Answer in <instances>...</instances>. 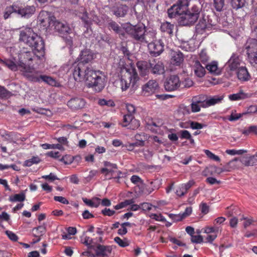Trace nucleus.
Instances as JSON below:
<instances>
[{
  "label": "nucleus",
  "instance_id": "obj_63",
  "mask_svg": "<svg viewBox=\"0 0 257 257\" xmlns=\"http://www.w3.org/2000/svg\"><path fill=\"white\" fill-rule=\"evenodd\" d=\"M150 217L157 221H164L165 220V218L161 214L152 213L150 215Z\"/></svg>",
  "mask_w": 257,
  "mask_h": 257
},
{
  "label": "nucleus",
  "instance_id": "obj_44",
  "mask_svg": "<svg viewBox=\"0 0 257 257\" xmlns=\"http://www.w3.org/2000/svg\"><path fill=\"white\" fill-rule=\"evenodd\" d=\"M41 146L43 149H58L60 150H64V147L60 144H43L41 145Z\"/></svg>",
  "mask_w": 257,
  "mask_h": 257
},
{
  "label": "nucleus",
  "instance_id": "obj_7",
  "mask_svg": "<svg viewBox=\"0 0 257 257\" xmlns=\"http://www.w3.org/2000/svg\"><path fill=\"white\" fill-rule=\"evenodd\" d=\"M103 164L104 167L100 169V172L104 175L105 180H109L112 178L118 179L120 177L121 172L118 170L115 164L105 161Z\"/></svg>",
  "mask_w": 257,
  "mask_h": 257
},
{
  "label": "nucleus",
  "instance_id": "obj_60",
  "mask_svg": "<svg viewBox=\"0 0 257 257\" xmlns=\"http://www.w3.org/2000/svg\"><path fill=\"white\" fill-rule=\"evenodd\" d=\"M114 241L121 247H125L128 245V242L126 240L121 239L119 237H115Z\"/></svg>",
  "mask_w": 257,
  "mask_h": 257
},
{
  "label": "nucleus",
  "instance_id": "obj_34",
  "mask_svg": "<svg viewBox=\"0 0 257 257\" xmlns=\"http://www.w3.org/2000/svg\"><path fill=\"white\" fill-rule=\"evenodd\" d=\"M18 6L16 5L7 7L3 13L4 19L5 20L8 19L13 13L18 14Z\"/></svg>",
  "mask_w": 257,
  "mask_h": 257
},
{
  "label": "nucleus",
  "instance_id": "obj_61",
  "mask_svg": "<svg viewBox=\"0 0 257 257\" xmlns=\"http://www.w3.org/2000/svg\"><path fill=\"white\" fill-rule=\"evenodd\" d=\"M191 236V240L193 243H200L203 242V237L201 235H193Z\"/></svg>",
  "mask_w": 257,
  "mask_h": 257
},
{
  "label": "nucleus",
  "instance_id": "obj_8",
  "mask_svg": "<svg viewBox=\"0 0 257 257\" xmlns=\"http://www.w3.org/2000/svg\"><path fill=\"white\" fill-rule=\"evenodd\" d=\"M190 0H179L168 10V16L173 18L177 16H183L187 11Z\"/></svg>",
  "mask_w": 257,
  "mask_h": 257
},
{
  "label": "nucleus",
  "instance_id": "obj_1",
  "mask_svg": "<svg viewBox=\"0 0 257 257\" xmlns=\"http://www.w3.org/2000/svg\"><path fill=\"white\" fill-rule=\"evenodd\" d=\"M19 40L31 47L33 50L35 51L37 57H44L45 54L44 42L42 38L35 33L32 29L26 28L21 31Z\"/></svg>",
  "mask_w": 257,
  "mask_h": 257
},
{
  "label": "nucleus",
  "instance_id": "obj_36",
  "mask_svg": "<svg viewBox=\"0 0 257 257\" xmlns=\"http://www.w3.org/2000/svg\"><path fill=\"white\" fill-rule=\"evenodd\" d=\"M203 102H204V101L197 100L196 97H194L191 104L192 112H197L200 111L201 107H202Z\"/></svg>",
  "mask_w": 257,
  "mask_h": 257
},
{
  "label": "nucleus",
  "instance_id": "obj_55",
  "mask_svg": "<svg viewBox=\"0 0 257 257\" xmlns=\"http://www.w3.org/2000/svg\"><path fill=\"white\" fill-rule=\"evenodd\" d=\"M204 151L206 156L210 159L217 162H220V159L218 156L215 155V154H214L213 153H212L211 152L208 150H205Z\"/></svg>",
  "mask_w": 257,
  "mask_h": 257
},
{
  "label": "nucleus",
  "instance_id": "obj_17",
  "mask_svg": "<svg viewBox=\"0 0 257 257\" xmlns=\"http://www.w3.org/2000/svg\"><path fill=\"white\" fill-rule=\"evenodd\" d=\"M50 27L51 29L53 27L54 30L62 36L69 33L70 30V28L67 24L56 21L55 19L53 20Z\"/></svg>",
  "mask_w": 257,
  "mask_h": 257
},
{
  "label": "nucleus",
  "instance_id": "obj_41",
  "mask_svg": "<svg viewBox=\"0 0 257 257\" xmlns=\"http://www.w3.org/2000/svg\"><path fill=\"white\" fill-rule=\"evenodd\" d=\"M83 201L86 205L92 207H97L100 203V199L98 198H94L92 200L83 198Z\"/></svg>",
  "mask_w": 257,
  "mask_h": 257
},
{
  "label": "nucleus",
  "instance_id": "obj_28",
  "mask_svg": "<svg viewBox=\"0 0 257 257\" xmlns=\"http://www.w3.org/2000/svg\"><path fill=\"white\" fill-rule=\"evenodd\" d=\"M223 99V95H215L210 97L204 101L202 107H207L220 103Z\"/></svg>",
  "mask_w": 257,
  "mask_h": 257
},
{
  "label": "nucleus",
  "instance_id": "obj_26",
  "mask_svg": "<svg viewBox=\"0 0 257 257\" xmlns=\"http://www.w3.org/2000/svg\"><path fill=\"white\" fill-rule=\"evenodd\" d=\"M195 184L193 180H189L186 183L181 184L176 190V194L180 197L184 196L188 190Z\"/></svg>",
  "mask_w": 257,
  "mask_h": 257
},
{
  "label": "nucleus",
  "instance_id": "obj_58",
  "mask_svg": "<svg viewBox=\"0 0 257 257\" xmlns=\"http://www.w3.org/2000/svg\"><path fill=\"white\" fill-rule=\"evenodd\" d=\"M190 126L193 130H200L206 126V125L196 121H191L190 122Z\"/></svg>",
  "mask_w": 257,
  "mask_h": 257
},
{
  "label": "nucleus",
  "instance_id": "obj_23",
  "mask_svg": "<svg viewBox=\"0 0 257 257\" xmlns=\"http://www.w3.org/2000/svg\"><path fill=\"white\" fill-rule=\"evenodd\" d=\"M136 65L142 76H146L149 74L151 69L150 60L148 61H139Z\"/></svg>",
  "mask_w": 257,
  "mask_h": 257
},
{
  "label": "nucleus",
  "instance_id": "obj_52",
  "mask_svg": "<svg viewBox=\"0 0 257 257\" xmlns=\"http://www.w3.org/2000/svg\"><path fill=\"white\" fill-rule=\"evenodd\" d=\"M242 133L245 135H248L251 133H254L255 134L257 135V126H250L247 128L243 130Z\"/></svg>",
  "mask_w": 257,
  "mask_h": 257
},
{
  "label": "nucleus",
  "instance_id": "obj_62",
  "mask_svg": "<svg viewBox=\"0 0 257 257\" xmlns=\"http://www.w3.org/2000/svg\"><path fill=\"white\" fill-rule=\"evenodd\" d=\"M227 166L231 169L236 168L238 166V160L233 159L227 163Z\"/></svg>",
  "mask_w": 257,
  "mask_h": 257
},
{
  "label": "nucleus",
  "instance_id": "obj_59",
  "mask_svg": "<svg viewBox=\"0 0 257 257\" xmlns=\"http://www.w3.org/2000/svg\"><path fill=\"white\" fill-rule=\"evenodd\" d=\"M178 112L183 115L188 114L190 113V108L189 106L181 105L179 107Z\"/></svg>",
  "mask_w": 257,
  "mask_h": 257
},
{
  "label": "nucleus",
  "instance_id": "obj_29",
  "mask_svg": "<svg viewBox=\"0 0 257 257\" xmlns=\"http://www.w3.org/2000/svg\"><path fill=\"white\" fill-rule=\"evenodd\" d=\"M35 12V8L34 6H27L24 8L18 7V14L22 17L29 18Z\"/></svg>",
  "mask_w": 257,
  "mask_h": 257
},
{
  "label": "nucleus",
  "instance_id": "obj_22",
  "mask_svg": "<svg viewBox=\"0 0 257 257\" xmlns=\"http://www.w3.org/2000/svg\"><path fill=\"white\" fill-rule=\"evenodd\" d=\"M242 63L240 57L236 54H233L226 64L231 71H234L237 68L238 69Z\"/></svg>",
  "mask_w": 257,
  "mask_h": 257
},
{
  "label": "nucleus",
  "instance_id": "obj_42",
  "mask_svg": "<svg viewBox=\"0 0 257 257\" xmlns=\"http://www.w3.org/2000/svg\"><path fill=\"white\" fill-rule=\"evenodd\" d=\"M199 59L203 64H205L209 60L210 57L207 52L206 49H204L201 50L199 53Z\"/></svg>",
  "mask_w": 257,
  "mask_h": 257
},
{
  "label": "nucleus",
  "instance_id": "obj_56",
  "mask_svg": "<svg viewBox=\"0 0 257 257\" xmlns=\"http://www.w3.org/2000/svg\"><path fill=\"white\" fill-rule=\"evenodd\" d=\"M98 103L100 105H101V106H103V105H106V106H114V103L111 100H106L104 99H101L98 100Z\"/></svg>",
  "mask_w": 257,
  "mask_h": 257
},
{
  "label": "nucleus",
  "instance_id": "obj_25",
  "mask_svg": "<svg viewBox=\"0 0 257 257\" xmlns=\"http://www.w3.org/2000/svg\"><path fill=\"white\" fill-rule=\"evenodd\" d=\"M77 15L84 22L85 27L88 30V28L92 24L93 19L88 16L85 10L83 7L79 9Z\"/></svg>",
  "mask_w": 257,
  "mask_h": 257
},
{
  "label": "nucleus",
  "instance_id": "obj_5",
  "mask_svg": "<svg viewBox=\"0 0 257 257\" xmlns=\"http://www.w3.org/2000/svg\"><path fill=\"white\" fill-rule=\"evenodd\" d=\"M125 73L120 79V86L122 91H126L130 86L131 83H135L138 80L139 77L135 68L130 66L124 68L122 70Z\"/></svg>",
  "mask_w": 257,
  "mask_h": 257
},
{
  "label": "nucleus",
  "instance_id": "obj_11",
  "mask_svg": "<svg viewBox=\"0 0 257 257\" xmlns=\"http://www.w3.org/2000/svg\"><path fill=\"white\" fill-rule=\"evenodd\" d=\"M90 68L84 66L82 64L78 63L74 66L73 75L74 79L77 81H85L88 74V70Z\"/></svg>",
  "mask_w": 257,
  "mask_h": 257
},
{
  "label": "nucleus",
  "instance_id": "obj_18",
  "mask_svg": "<svg viewBox=\"0 0 257 257\" xmlns=\"http://www.w3.org/2000/svg\"><path fill=\"white\" fill-rule=\"evenodd\" d=\"M148 47L150 53L155 56L159 55L163 51L164 45L160 40L149 43Z\"/></svg>",
  "mask_w": 257,
  "mask_h": 257
},
{
  "label": "nucleus",
  "instance_id": "obj_13",
  "mask_svg": "<svg viewBox=\"0 0 257 257\" xmlns=\"http://www.w3.org/2000/svg\"><path fill=\"white\" fill-rule=\"evenodd\" d=\"M55 18L51 16V14L47 11H41L38 16V20L40 23L44 27L47 28L51 27L52 23Z\"/></svg>",
  "mask_w": 257,
  "mask_h": 257
},
{
  "label": "nucleus",
  "instance_id": "obj_40",
  "mask_svg": "<svg viewBox=\"0 0 257 257\" xmlns=\"http://www.w3.org/2000/svg\"><path fill=\"white\" fill-rule=\"evenodd\" d=\"M247 97L246 94L240 91L238 93L230 94L228 96L229 99L231 101H236L245 99Z\"/></svg>",
  "mask_w": 257,
  "mask_h": 257
},
{
  "label": "nucleus",
  "instance_id": "obj_50",
  "mask_svg": "<svg viewBox=\"0 0 257 257\" xmlns=\"http://www.w3.org/2000/svg\"><path fill=\"white\" fill-rule=\"evenodd\" d=\"M245 0H231V5L234 9H238L242 7Z\"/></svg>",
  "mask_w": 257,
  "mask_h": 257
},
{
  "label": "nucleus",
  "instance_id": "obj_6",
  "mask_svg": "<svg viewBox=\"0 0 257 257\" xmlns=\"http://www.w3.org/2000/svg\"><path fill=\"white\" fill-rule=\"evenodd\" d=\"M200 11V8L196 6H193L180 17V24L184 26L194 24L198 19Z\"/></svg>",
  "mask_w": 257,
  "mask_h": 257
},
{
  "label": "nucleus",
  "instance_id": "obj_49",
  "mask_svg": "<svg viewBox=\"0 0 257 257\" xmlns=\"http://www.w3.org/2000/svg\"><path fill=\"white\" fill-rule=\"evenodd\" d=\"M220 229V227L218 226H206L204 228V232L207 234L211 233L216 234Z\"/></svg>",
  "mask_w": 257,
  "mask_h": 257
},
{
  "label": "nucleus",
  "instance_id": "obj_9",
  "mask_svg": "<svg viewBox=\"0 0 257 257\" xmlns=\"http://www.w3.org/2000/svg\"><path fill=\"white\" fill-rule=\"evenodd\" d=\"M245 49L249 63L253 66L257 65V40L248 39L245 45Z\"/></svg>",
  "mask_w": 257,
  "mask_h": 257
},
{
  "label": "nucleus",
  "instance_id": "obj_32",
  "mask_svg": "<svg viewBox=\"0 0 257 257\" xmlns=\"http://www.w3.org/2000/svg\"><path fill=\"white\" fill-rule=\"evenodd\" d=\"M211 26L210 24H207L205 20H200L199 22L196 26V30L197 33L202 34L206 30H210Z\"/></svg>",
  "mask_w": 257,
  "mask_h": 257
},
{
  "label": "nucleus",
  "instance_id": "obj_30",
  "mask_svg": "<svg viewBox=\"0 0 257 257\" xmlns=\"http://www.w3.org/2000/svg\"><path fill=\"white\" fill-rule=\"evenodd\" d=\"M237 78L242 81H246L249 80L250 75L245 66H240L237 69L236 72Z\"/></svg>",
  "mask_w": 257,
  "mask_h": 257
},
{
  "label": "nucleus",
  "instance_id": "obj_57",
  "mask_svg": "<svg viewBox=\"0 0 257 257\" xmlns=\"http://www.w3.org/2000/svg\"><path fill=\"white\" fill-rule=\"evenodd\" d=\"M193 84V81L190 78H186L184 81L181 82L180 88H189Z\"/></svg>",
  "mask_w": 257,
  "mask_h": 257
},
{
  "label": "nucleus",
  "instance_id": "obj_2",
  "mask_svg": "<svg viewBox=\"0 0 257 257\" xmlns=\"http://www.w3.org/2000/svg\"><path fill=\"white\" fill-rule=\"evenodd\" d=\"M35 51H21L19 55V61L21 65V71L27 77L30 75L35 69L34 68L35 64H38L37 60H40L36 56Z\"/></svg>",
  "mask_w": 257,
  "mask_h": 257
},
{
  "label": "nucleus",
  "instance_id": "obj_12",
  "mask_svg": "<svg viewBox=\"0 0 257 257\" xmlns=\"http://www.w3.org/2000/svg\"><path fill=\"white\" fill-rule=\"evenodd\" d=\"M181 81L177 75H171L164 84L165 88L168 91L177 90L181 87Z\"/></svg>",
  "mask_w": 257,
  "mask_h": 257
},
{
  "label": "nucleus",
  "instance_id": "obj_45",
  "mask_svg": "<svg viewBox=\"0 0 257 257\" xmlns=\"http://www.w3.org/2000/svg\"><path fill=\"white\" fill-rule=\"evenodd\" d=\"M135 138L136 141H139V142H140L141 144H143V145H145V141L150 138V136L144 133H142L136 134L135 136Z\"/></svg>",
  "mask_w": 257,
  "mask_h": 257
},
{
  "label": "nucleus",
  "instance_id": "obj_33",
  "mask_svg": "<svg viewBox=\"0 0 257 257\" xmlns=\"http://www.w3.org/2000/svg\"><path fill=\"white\" fill-rule=\"evenodd\" d=\"M245 115V113H237L236 110H232L230 112V114L226 117H223V120H225L228 119L229 121L232 122L239 120L241 117Z\"/></svg>",
  "mask_w": 257,
  "mask_h": 257
},
{
  "label": "nucleus",
  "instance_id": "obj_53",
  "mask_svg": "<svg viewBox=\"0 0 257 257\" xmlns=\"http://www.w3.org/2000/svg\"><path fill=\"white\" fill-rule=\"evenodd\" d=\"M214 5L217 11H221L224 5V0H214Z\"/></svg>",
  "mask_w": 257,
  "mask_h": 257
},
{
  "label": "nucleus",
  "instance_id": "obj_24",
  "mask_svg": "<svg viewBox=\"0 0 257 257\" xmlns=\"http://www.w3.org/2000/svg\"><path fill=\"white\" fill-rule=\"evenodd\" d=\"M86 102L82 98L75 97L68 101V106L73 110L81 109L85 105Z\"/></svg>",
  "mask_w": 257,
  "mask_h": 257
},
{
  "label": "nucleus",
  "instance_id": "obj_39",
  "mask_svg": "<svg viewBox=\"0 0 257 257\" xmlns=\"http://www.w3.org/2000/svg\"><path fill=\"white\" fill-rule=\"evenodd\" d=\"M241 163L245 166H254L257 164V161L255 158V156H251L249 157L244 158Z\"/></svg>",
  "mask_w": 257,
  "mask_h": 257
},
{
  "label": "nucleus",
  "instance_id": "obj_51",
  "mask_svg": "<svg viewBox=\"0 0 257 257\" xmlns=\"http://www.w3.org/2000/svg\"><path fill=\"white\" fill-rule=\"evenodd\" d=\"M133 117L134 116L132 115H124L121 123V125L123 127L128 126Z\"/></svg>",
  "mask_w": 257,
  "mask_h": 257
},
{
  "label": "nucleus",
  "instance_id": "obj_54",
  "mask_svg": "<svg viewBox=\"0 0 257 257\" xmlns=\"http://www.w3.org/2000/svg\"><path fill=\"white\" fill-rule=\"evenodd\" d=\"M139 126L140 121L133 117L128 126L129 128L135 130L137 129Z\"/></svg>",
  "mask_w": 257,
  "mask_h": 257
},
{
  "label": "nucleus",
  "instance_id": "obj_3",
  "mask_svg": "<svg viewBox=\"0 0 257 257\" xmlns=\"http://www.w3.org/2000/svg\"><path fill=\"white\" fill-rule=\"evenodd\" d=\"M87 75L86 82L88 87L93 88L95 91L100 92L105 86L104 74L100 71H94L90 69Z\"/></svg>",
  "mask_w": 257,
  "mask_h": 257
},
{
  "label": "nucleus",
  "instance_id": "obj_47",
  "mask_svg": "<svg viewBox=\"0 0 257 257\" xmlns=\"http://www.w3.org/2000/svg\"><path fill=\"white\" fill-rule=\"evenodd\" d=\"M41 161L40 158L38 156H34L32 157L31 159L26 160L24 162V164L25 166L28 167H30L33 164H38Z\"/></svg>",
  "mask_w": 257,
  "mask_h": 257
},
{
  "label": "nucleus",
  "instance_id": "obj_19",
  "mask_svg": "<svg viewBox=\"0 0 257 257\" xmlns=\"http://www.w3.org/2000/svg\"><path fill=\"white\" fill-rule=\"evenodd\" d=\"M0 63L12 71H15L18 70L21 71L22 65L20 64L19 61H17L15 58L5 59L4 60L0 58Z\"/></svg>",
  "mask_w": 257,
  "mask_h": 257
},
{
  "label": "nucleus",
  "instance_id": "obj_4",
  "mask_svg": "<svg viewBox=\"0 0 257 257\" xmlns=\"http://www.w3.org/2000/svg\"><path fill=\"white\" fill-rule=\"evenodd\" d=\"M122 28L125 33L135 40L141 42L144 40V34L146 30L144 24L133 25L130 23H124L122 25Z\"/></svg>",
  "mask_w": 257,
  "mask_h": 257
},
{
  "label": "nucleus",
  "instance_id": "obj_10",
  "mask_svg": "<svg viewBox=\"0 0 257 257\" xmlns=\"http://www.w3.org/2000/svg\"><path fill=\"white\" fill-rule=\"evenodd\" d=\"M30 81L35 82H44L45 83L56 86L57 82L52 77L41 74L40 71L35 70L30 75H28L27 78Z\"/></svg>",
  "mask_w": 257,
  "mask_h": 257
},
{
  "label": "nucleus",
  "instance_id": "obj_48",
  "mask_svg": "<svg viewBox=\"0 0 257 257\" xmlns=\"http://www.w3.org/2000/svg\"><path fill=\"white\" fill-rule=\"evenodd\" d=\"M12 95V93L7 90L4 87L0 85V98H9Z\"/></svg>",
  "mask_w": 257,
  "mask_h": 257
},
{
  "label": "nucleus",
  "instance_id": "obj_43",
  "mask_svg": "<svg viewBox=\"0 0 257 257\" xmlns=\"http://www.w3.org/2000/svg\"><path fill=\"white\" fill-rule=\"evenodd\" d=\"M156 36L155 34L152 32H145L144 34V40L141 41V43L145 42L146 43L149 44V43L155 41Z\"/></svg>",
  "mask_w": 257,
  "mask_h": 257
},
{
  "label": "nucleus",
  "instance_id": "obj_38",
  "mask_svg": "<svg viewBox=\"0 0 257 257\" xmlns=\"http://www.w3.org/2000/svg\"><path fill=\"white\" fill-rule=\"evenodd\" d=\"M174 27V25L171 24L170 23L168 22H166L161 24V30L164 32H166L169 34H171L173 33Z\"/></svg>",
  "mask_w": 257,
  "mask_h": 257
},
{
  "label": "nucleus",
  "instance_id": "obj_15",
  "mask_svg": "<svg viewBox=\"0 0 257 257\" xmlns=\"http://www.w3.org/2000/svg\"><path fill=\"white\" fill-rule=\"evenodd\" d=\"M191 68L192 73H193L194 76L198 78H202L206 74L205 67H204L198 60L192 62Z\"/></svg>",
  "mask_w": 257,
  "mask_h": 257
},
{
  "label": "nucleus",
  "instance_id": "obj_14",
  "mask_svg": "<svg viewBox=\"0 0 257 257\" xmlns=\"http://www.w3.org/2000/svg\"><path fill=\"white\" fill-rule=\"evenodd\" d=\"M159 89V84L155 80H150L142 87L144 94L146 96L151 95Z\"/></svg>",
  "mask_w": 257,
  "mask_h": 257
},
{
  "label": "nucleus",
  "instance_id": "obj_27",
  "mask_svg": "<svg viewBox=\"0 0 257 257\" xmlns=\"http://www.w3.org/2000/svg\"><path fill=\"white\" fill-rule=\"evenodd\" d=\"M205 69L208 72L213 75H219L221 73V70L218 67V63L216 61H212L207 64L205 66Z\"/></svg>",
  "mask_w": 257,
  "mask_h": 257
},
{
  "label": "nucleus",
  "instance_id": "obj_37",
  "mask_svg": "<svg viewBox=\"0 0 257 257\" xmlns=\"http://www.w3.org/2000/svg\"><path fill=\"white\" fill-rule=\"evenodd\" d=\"M26 194L25 193L22 192L19 194H16L14 195H11L9 198V200L12 202H22L25 200Z\"/></svg>",
  "mask_w": 257,
  "mask_h": 257
},
{
  "label": "nucleus",
  "instance_id": "obj_31",
  "mask_svg": "<svg viewBox=\"0 0 257 257\" xmlns=\"http://www.w3.org/2000/svg\"><path fill=\"white\" fill-rule=\"evenodd\" d=\"M184 61L183 54L180 51H175L172 53L171 63L173 65L180 66Z\"/></svg>",
  "mask_w": 257,
  "mask_h": 257
},
{
  "label": "nucleus",
  "instance_id": "obj_21",
  "mask_svg": "<svg viewBox=\"0 0 257 257\" xmlns=\"http://www.w3.org/2000/svg\"><path fill=\"white\" fill-rule=\"evenodd\" d=\"M112 247L111 246H105L103 245H98L95 249L96 254L100 257H113L112 251Z\"/></svg>",
  "mask_w": 257,
  "mask_h": 257
},
{
  "label": "nucleus",
  "instance_id": "obj_46",
  "mask_svg": "<svg viewBox=\"0 0 257 257\" xmlns=\"http://www.w3.org/2000/svg\"><path fill=\"white\" fill-rule=\"evenodd\" d=\"M33 234L35 236L39 237L42 236L46 231V227L44 226H39L33 229Z\"/></svg>",
  "mask_w": 257,
  "mask_h": 257
},
{
  "label": "nucleus",
  "instance_id": "obj_35",
  "mask_svg": "<svg viewBox=\"0 0 257 257\" xmlns=\"http://www.w3.org/2000/svg\"><path fill=\"white\" fill-rule=\"evenodd\" d=\"M122 25L119 27L115 22H111L109 23V28L113 30L115 33L122 36H124L125 31L122 28Z\"/></svg>",
  "mask_w": 257,
  "mask_h": 257
},
{
  "label": "nucleus",
  "instance_id": "obj_20",
  "mask_svg": "<svg viewBox=\"0 0 257 257\" xmlns=\"http://www.w3.org/2000/svg\"><path fill=\"white\" fill-rule=\"evenodd\" d=\"M94 58V54L90 50L85 49L81 51L78 58V63L84 64L91 62Z\"/></svg>",
  "mask_w": 257,
  "mask_h": 257
},
{
  "label": "nucleus",
  "instance_id": "obj_64",
  "mask_svg": "<svg viewBox=\"0 0 257 257\" xmlns=\"http://www.w3.org/2000/svg\"><path fill=\"white\" fill-rule=\"evenodd\" d=\"M257 113V106L256 105H250L249 106L246 111L243 112V113H245V115L248 113Z\"/></svg>",
  "mask_w": 257,
  "mask_h": 257
},
{
  "label": "nucleus",
  "instance_id": "obj_16",
  "mask_svg": "<svg viewBox=\"0 0 257 257\" xmlns=\"http://www.w3.org/2000/svg\"><path fill=\"white\" fill-rule=\"evenodd\" d=\"M150 71L154 74L161 75L165 73V67L163 62L158 59L150 60Z\"/></svg>",
  "mask_w": 257,
  "mask_h": 257
}]
</instances>
